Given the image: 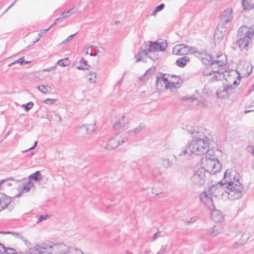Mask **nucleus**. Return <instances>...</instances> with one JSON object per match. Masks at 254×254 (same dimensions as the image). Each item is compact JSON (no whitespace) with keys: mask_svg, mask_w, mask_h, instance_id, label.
I'll list each match as a JSON object with an SVG mask.
<instances>
[{"mask_svg":"<svg viewBox=\"0 0 254 254\" xmlns=\"http://www.w3.org/2000/svg\"><path fill=\"white\" fill-rule=\"evenodd\" d=\"M240 175L235 171L226 170L224 173L223 179L217 184L212 185L209 187V192L211 194L216 196V191L223 194V187L227 188L228 197L231 200L240 198L242 196L243 188L239 181Z\"/></svg>","mask_w":254,"mask_h":254,"instance_id":"f257e3e1","label":"nucleus"},{"mask_svg":"<svg viewBox=\"0 0 254 254\" xmlns=\"http://www.w3.org/2000/svg\"><path fill=\"white\" fill-rule=\"evenodd\" d=\"M188 133L192 135L193 139L189 144L190 153L197 155H202L208 152L209 149L210 133L205 128H193L190 126H186Z\"/></svg>","mask_w":254,"mask_h":254,"instance_id":"f03ea898","label":"nucleus"},{"mask_svg":"<svg viewBox=\"0 0 254 254\" xmlns=\"http://www.w3.org/2000/svg\"><path fill=\"white\" fill-rule=\"evenodd\" d=\"M29 254H53V242L37 245L29 250Z\"/></svg>","mask_w":254,"mask_h":254,"instance_id":"7ed1b4c3","label":"nucleus"},{"mask_svg":"<svg viewBox=\"0 0 254 254\" xmlns=\"http://www.w3.org/2000/svg\"><path fill=\"white\" fill-rule=\"evenodd\" d=\"M205 170L201 168L196 171L191 177V182L196 185L201 186L205 182Z\"/></svg>","mask_w":254,"mask_h":254,"instance_id":"20e7f679","label":"nucleus"},{"mask_svg":"<svg viewBox=\"0 0 254 254\" xmlns=\"http://www.w3.org/2000/svg\"><path fill=\"white\" fill-rule=\"evenodd\" d=\"M217 58H221V59L214 60L212 56L207 54L205 55V57L202 58V60L206 59L207 60V63H205L206 64L213 65L215 64H218V67L222 66L227 63L226 56L225 55L218 56Z\"/></svg>","mask_w":254,"mask_h":254,"instance_id":"39448f33","label":"nucleus"},{"mask_svg":"<svg viewBox=\"0 0 254 254\" xmlns=\"http://www.w3.org/2000/svg\"><path fill=\"white\" fill-rule=\"evenodd\" d=\"M234 88L232 85H227L222 88H219L216 91V96L220 99L229 98L230 95L233 93Z\"/></svg>","mask_w":254,"mask_h":254,"instance_id":"423d86ee","label":"nucleus"},{"mask_svg":"<svg viewBox=\"0 0 254 254\" xmlns=\"http://www.w3.org/2000/svg\"><path fill=\"white\" fill-rule=\"evenodd\" d=\"M53 254H65L68 252H71L72 249L70 248L63 243H53Z\"/></svg>","mask_w":254,"mask_h":254,"instance_id":"0eeeda50","label":"nucleus"},{"mask_svg":"<svg viewBox=\"0 0 254 254\" xmlns=\"http://www.w3.org/2000/svg\"><path fill=\"white\" fill-rule=\"evenodd\" d=\"M233 9L232 8H227L224 10L220 16V20L223 26L231 22L233 19Z\"/></svg>","mask_w":254,"mask_h":254,"instance_id":"6e6552de","label":"nucleus"},{"mask_svg":"<svg viewBox=\"0 0 254 254\" xmlns=\"http://www.w3.org/2000/svg\"><path fill=\"white\" fill-rule=\"evenodd\" d=\"M189 46L185 44L176 46L173 48V53L176 55H185L189 53Z\"/></svg>","mask_w":254,"mask_h":254,"instance_id":"1a4fd4ad","label":"nucleus"},{"mask_svg":"<svg viewBox=\"0 0 254 254\" xmlns=\"http://www.w3.org/2000/svg\"><path fill=\"white\" fill-rule=\"evenodd\" d=\"M127 140V138L126 137L123 138L121 141L120 140H117L115 138H112L108 141L106 145V149H114L120 144L123 143Z\"/></svg>","mask_w":254,"mask_h":254,"instance_id":"9d476101","label":"nucleus"},{"mask_svg":"<svg viewBox=\"0 0 254 254\" xmlns=\"http://www.w3.org/2000/svg\"><path fill=\"white\" fill-rule=\"evenodd\" d=\"M211 210V218L214 222L219 223L223 220L224 215L220 211L215 209L214 208Z\"/></svg>","mask_w":254,"mask_h":254,"instance_id":"9b49d317","label":"nucleus"},{"mask_svg":"<svg viewBox=\"0 0 254 254\" xmlns=\"http://www.w3.org/2000/svg\"><path fill=\"white\" fill-rule=\"evenodd\" d=\"M223 232V228L220 224L214 225L212 228L207 231V235L214 237Z\"/></svg>","mask_w":254,"mask_h":254,"instance_id":"f8f14e48","label":"nucleus"},{"mask_svg":"<svg viewBox=\"0 0 254 254\" xmlns=\"http://www.w3.org/2000/svg\"><path fill=\"white\" fill-rule=\"evenodd\" d=\"M166 75H167V74L162 73V72L158 73V74L156 77V86L157 88H158L159 87V84L161 83L160 80L162 79V80L165 84V88L168 89L170 81L168 80L167 77H165V76Z\"/></svg>","mask_w":254,"mask_h":254,"instance_id":"ddd939ff","label":"nucleus"},{"mask_svg":"<svg viewBox=\"0 0 254 254\" xmlns=\"http://www.w3.org/2000/svg\"><path fill=\"white\" fill-rule=\"evenodd\" d=\"M238 36L239 39H238L236 42L237 46L239 47L241 50H243L244 49L247 50L249 41L241 35L239 33L238 34Z\"/></svg>","mask_w":254,"mask_h":254,"instance_id":"4468645a","label":"nucleus"},{"mask_svg":"<svg viewBox=\"0 0 254 254\" xmlns=\"http://www.w3.org/2000/svg\"><path fill=\"white\" fill-rule=\"evenodd\" d=\"M11 202V198L5 194H2L0 197V211L7 207Z\"/></svg>","mask_w":254,"mask_h":254,"instance_id":"2eb2a0df","label":"nucleus"},{"mask_svg":"<svg viewBox=\"0 0 254 254\" xmlns=\"http://www.w3.org/2000/svg\"><path fill=\"white\" fill-rule=\"evenodd\" d=\"M210 163L208 164L207 166L208 169H211L212 173L216 174L220 171L221 165L219 160L214 162H210Z\"/></svg>","mask_w":254,"mask_h":254,"instance_id":"dca6fc26","label":"nucleus"},{"mask_svg":"<svg viewBox=\"0 0 254 254\" xmlns=\"http://www.w3.org/2000/svg\"><path fill=\"white\" fill-rule=\"evenodd\" d=\"M213 74H214L209 80L210 82L213 83L215 81L222 80L224 77L223 71L221 72L218 70H214Z\"/></svg>","mask_w":254,"mask_h":254,"instance_id":"f3484780","label":"nucleus"},{"mask_svg":"<svg viewBox=\"0 0 254 254\" xmlns=\"http://www.w3.org/2000/svg\"><path fill=\"white\" fill-rule=\"evenodd\" d=\"M149 48L148 49V51L151 53L153 52H156V51H161L162 52V50H163V48H160L159 46V42L156 41V42H152L151 41H149Z\"/></svg>","mask_w":254,"mask_h":254,"instance_id":"a211bd4d","label":"nucleus"},{"mask_svg":"<svg viewBox=\"0 0 254 254\" xmlns=\"http://www.w3.org/2000/svg\"><path fill=\"white\" fill-rule=\"evenodd\" d=\"M190 61V58L187 56H184L176 60V64L180 67H184L187 64V63Z\"/></svg>","mask_w":254,"mask_h":254,"instance_id":"6ab92c4d","label":"nucleus"},{"mask_svg":"<svg viewBox=\"0 0 254 254\" xmlns=\"http://www.w3.org/2000/svg\"><path fill=\"white\" fill-rule=\"evenodd\" d=\"M82 128H85L86 129V133H90L91 132H93L95 131V125H83L80 126H78L76 127V129H80Z\"/></svg>","mask_w":254,"mask_h":254,"instance_id":"aec40b11","label":"nucleus"},{"mask_svg":"<svg viewBox=\"0 0 254 254\" xmlns=\"http://www.w3.org/2000/svg\"><path fill=\"white\" fill-rule=\"evenodd\" d=\"M42 178V174L39 171H37L34 173H32L29 176V181L31 180L34 181L35 182L40 181Z\"/></svg>","mask_w":254,"mask_h":254,"instance_id":"412c9836","label":"nucleus"},{"mask_svg":"<svg viewBox=\"0 0 254 254\" xmlns=\"http://www.w3.org/2000/svg\"><path fill=\"white\" fill-rule=\"evenodd\" d=\"M183 83V80L181 78H178L177 81L170 82L168 89L172 91L173 88H179Z\"/></svg>","mask_w":254,"mask_h":254,"instance_id":"4be33fe9","label":"nucleus"},{"mask_svg":"<svg viewBox=\"0 0 254 254\" xmlns=\"http://www.w3.org/2000/svg\"><path fill=\"white\" fill-rule=\"evenodd\" d=\"M242 3L244 10H250L254 7L251 0H243Z\"/></svg>","mask_w":254,"mask_h":254,"instance_id":"5701e85b","label":"nucleus"},{"mask_svg":"<svg viewBox=\"0 0 254 254\" xmlns=\"http://www.w3.org/2000/svg\"><path fill=\"white\" fill-rule=\"evenodd\" d=\"M37 88L43 94L50 93L52 91V88L48 85H41L38 86Z\"/></svg>","mask_w":254,"mask_h":254,"instance_id":"b1692460","label":"nucleus"},{"mask_svg":"<svg viewBox=\"0 0 254 254\" xmlns=\"http://www.w3.org/2000/svg\"><path fill=\"white\" fill-rule=\"evenodd\" d=\"M245 234H243L242 235V237H244ZM249 239V238H247L244 239H242V238L240 239V240L238 242H236L233 245L232 247L233 249H236L240 246H243V245L245 244L248 240Z\"/></svg>","mask_w":254,"mask_h":254,"instance_id":"393cba45","label":"nucleus"},{"mask_svg":"<svg viewBox=\"0 0 254 254\" xmlns=\"http://www.w3.org/2000/svg\"><path fill=\"white\" fill-rule=\"evenodd\" d=\"M205 200H204V201H203L202 202L204 205L207 207L209 209L211 210L214 208L212 197L206 198Z\"/></svg>","mask_w":254,"mask_h":254,"instance_id":"a878e982","label":"nucleus"},{"mask_svg":"<svg viewBox=\"0 0 254 254\" xmlns=\"http://www.w3.org/2000/svg\"><path fill=\"white\" fill-rule=\"evenodd\" d=\"M144 127V124L141 123L140 124L139 126L136 128L133 129L132 130L128 131V133L132 136L135 135L139 133Z\"/></svg>","mask_w":254,"mask_h":254,"instance_id":"bb28decb","label":"nucleus"},{"mask_svg":"<svg viewBox=\"0 0 254 254\" xmlns=\"http://www.w3.org/2000/svg\"><path fill=\"white\" fill-rule=\"evenodd\" d=\"M173 162L168 159H161V165L165 168H170L173 166Z\"/></svg>","mask_w":254,"mask_h":254,"instance_id":"cd10ccee","label":"nucleus"},{"mask_svg":"<svg viewBox=\"0 0 254 254\" xmlns=\"http://www.w3.org/2000/svg\"><path fill=\"white\" fill-rule=\"evenodd\" d=\"M57 64L61 66L65 67L70 64V61L68 58H65L64 59L59 60L57 62Z\"/></svg>","mask_w":254,"mask_h":254,"instance_id":"c85d7f7f","label":"nucleus"},{"mask_svg":"<svg viewBox=\"0 0 254 254\" xmlns=\"http://www.w3.org/2000/svg\"><path fill=\"white\" fill-rule=\"evenodd\" d=\"M218 160V159L216 158L215 155L210 154V153L206 155V161L207 162V165L208 164L210 163V162H214Z\"/></svg>","mask_w":254,"mask_h":254,"instance_id":"c756f323","label":"nucleus"},{"mask_svg":"<svg viewBox=\"0 0 254 254\" xmlns=\"http://www.w3.org/2000/svg\"><path fill=\"white\" fill-rule=\"evenodd\" d=\"M75 12L74 8H72L67 11H64L62 14L61 16L62 18L64 19H66L68 18L70 15L74 13Z\"/></svg>","mask_w":254,"mask_h":254,"instance_id":"7c9ffc66","label":"nucleus"},{"mask_svg":"<svg viewBox=\"0 0 254 254\" xmlns=\"http://www.w3.org/2000/svg\"><path fill=\"white\" fill-rule=\"evenodd\" d=\"M29 63H30V62L25 61L24 60V57H22V58H20L19 59L16 60V61H14L13 62H12V63L8 64V66H10L12 65H14V64H18V63L20 65H22L24 64H29Z\"/></svg>","mask_w":254,"mask_h":254,"instance_id":"2f4dec72","label":"nucleus"},{"mask_svg":"<svg viewBox=\"0 0 254 254\" xmlns=\"http://www.w3.org/2000/svg\"><path fill=\"white\" fill-rule=\"evenodd\" d=\"M11 235L15 238H18V239H20L23 240V242L25 243V244L26 245H27L28 243H29V242L27 240L24 239V238L22 236V235L19 233L12 231Z\"/></svg>","mask_w":254,"mask_h":254,"instance_id":"473e14b6","label":"nucleus"},{"mask_svg":"<svg viewBox=\"0 0 254 254\" xmlns=\"http://www.w3.org/2000/svg\"><path fill=\"white\" fill-rule=\"evenodd\" d=\"M119 120H121L122 122L121 125L122 126V128H126L128 124V118L127 117L123 115L122 119H120Z\"/></svg>","mask_w":254,"mask_h":254,"instance_id":"72a5a7b5","label":"nucleus"},{"mask_svg":"<svg viewBox=\"0 0 254 254\" xmlns=\"http://www.w3.org/2000/svg\"><path fill=\"white\" fill-rule=\"evenodd\" d=\"M254 32L248 30L243 35L241 34L240 35L247 39L249 41L253 37Z\"/></svg>","mask_w":254,"mask_h":254,"instance_id":"f704fd0d","label":"nucleus"},{"mask_svg":"<svg viewBox=\"0 0 254 254\" xmlns=\"http://www.w3.org/2000/svg\"><path fill=\"white\" fill-rule=\"evenodd\" d=\"M165 7V4L163 3L157 6L152 12V15H155L157 12L161 11Z\"/></svg>","mask_w":254,"mask_h":254,"instance_id":"c9c22d12","label":"nucleus"},{"mask_svg":"<svg viewBox=\"0 0 254 254\" xmlns=\"http://www.w3.org/2000/svg\"><path fill=\"white\" fill-rule=\"evenodd\" d=\"M192 153H190V150L189 148V145L185 148H183L180 153H178V155L180 156H185L187 154L191 155Z\"/></svg>","mask_w":254,"mask_h":254,"instance_id":"e433bc0d","label":"nucleus"},{"mask_svg":"<svg viewBox=\"0 0 254 254\" xmlns=\"http://www.w3.org/2000/svg\"><path fill=\"white\" fill-rule=\"evenodd\" d=\"M3 253L5 254H17L15 250L13 248H7L5 247V249H3ZM3 253V252L2 253Z\"/></svg>","mask_w":254,"mask_h":254,"instance_id":"4c0bfd02","label":"nucleus"},{"mask_svg":"<svg viewBox=\"0 0 254 254\" xmlns=\"http://www.w3.org/2000/svg\"><path fill=\"white\" fill-rule=\"evenodd\" d=\"M33 102L30 101L26 104H23L22 105V107L24 108L25 111H28L33 107Z\"/></svg>","mask_w":254,"mask_h":254,"instance_id":"58836bf2","label":"nucleus"},{"mask_svg":"<svg viewBox=\"0 0 254 254\" xmlns=\"http://www.w3.org/2000/svg\"><path fill=\"white\" fill-rule=\"evenodd\" d=\"M90 48L91 51L89 55L93 57L96 56L99 52V50L97 49L96 47H94L93 46H91Z\"/></svg>","mask_w":254,"mask_h":254,"instance_id":"ea45409f","label":"nucleus"},{"mask_svg":"<svg viewBox=\"0 0 254 254\" xmlns=\"http://www.w3.org/2000/svg\"><path fill=\"white\" fill-rule=\"evenodd\" d=\"M33 186V184L32 183V182L31 181H29L28 183H26L25 184H24L23 186V190H25L27 192H28L30 188Z\"/></svg>","mask_w":254,"mask_h":254,"instance_id":"a19ab883","label":"nucleus"},{"mask_svg":"<svg viewBox=\"0 0 254 254\" xmlns=\"http://www.w3.org/2000/svg\"><path fill=\"white\" fill-rule=\"evenodd\" d=\"M155 67H152L150 68H149L146 71V72L144 73L143 76L144 77L147 76L148 75H150L152 74H153L155 72Z\"/></svg>","mask_w":254,"mask_h":254,"instance_id":"79ce46f5","label":"nucleus"},{"mask_svg":"<svg viewBox=\"0 0 254 254\" xmlns=\"http://www.w3.org/2000/svg\"><path fill=\"white\" fill-rule=\"evenodd\" d=\"M122 122L121 120H119L117 121L113 126V129L115 130H119L122 128V126L121 125Z\"/></svg>","mask_w":254,"mask_h":254,"instance_id":"37998d69","label":"nucleus"},{"mask_svg":"<svg viewBox=\"0 0 254 254\" xmlns=\"http://www.w3.org/2000/svg\"><path fill=\"white\" fill-rule=\"evenodd\" d=\"M152 174L155 177H158L161 175V172L158 168H155L152 170Z\"/></svg>","mask_w":254,"mask_h":254,"instance_id":"c03bdc74","label":"nucleus"},{"mask_svg":"<svg viewBox=\"0 0 254 254\" xmlns=\"http://www.w3.org/2000/svg\"><path fill=\"white\" fill-rule=\"evenodd\" d=\"M212 197L210 195L208 194L206 191H203L200 195V199L201 202L204 201L206 198Z\"/></svg>","mask_w":254,"mask_h":254,"instance_id":"a18cd8bd","label":"nucleus"},{"mask_svg":"<svg viewBox=\"0 0 254 254\" xmlns=\"http://www.w3.org/2000/svg\"><path fill=\"white\" fill-rule=\"evenodd\" d=\"M49 218V216L48 215H40L38 218L37 219L36 223H39L40 222H41L43 220H47Z\"/></svg>","mask_w":254,"mask_h":254,"instance_id":"49530a36","label":"nucleus"},{"mask_svg":"<svg viewBox=\"0 0 254 254\" xmlns=\"http://www.w3.org/2000/svg\"><path fill=\"white\" fill-rule=\"evenodd\" d=\"M56 101L57 99L47 98L44 101V103L48 105H51L54 104Z\"/></svg>","mask_w":254,"mask_h":254,"instance_id":"de8ad7c7","label":"nucleus"},{"mask_svg":"<svg viewBox=\"0 0 254 254\" xmlns=\"http://www.w3.org/2000/svg\"><path fill=\"white\" fill-rule=\"evenodd\" d=\"M89 75L92 76H93V77H89V81H90V82L91 83H95V79H96V73H95V72H93V73H89Z\"/></svg>","mask_w":254,"mask_h":254,"instance_id":"09e8293b","label":"nucleus"},{"mask_svg":"<svg viewBox=\"0 0 254 254\" xmlns=\"http://www.w3.org/2000/svg\"><path fill=\"white\" fill-rule=\"evenodd\" d=\"M77 33V32L69 36L65 40H64V41H63L62 44H65L67 42H68V41H69L70 40H71Z\"/></svg>","mask_w":254,"mask_h":254,"instance_id":"8fccbe9b","label":"nucleus"},{"mask_svg":"<svg viewBox=\"0 0 254 254\" xmlns=\"http://www.w3.org/2000/svg\"><path fill=\"white\" fill-rule=\"evenodd\" d=\"M159 46H160L159 47H160V48L163 49V50H162V52L166 49L168 45L166 41H165V42H162V43H159Z\"/></svg>","mask_w":254,"mask_h":254,"instance_id":"3c124183","label":"nucleus"},{"mask_svg":"<svg viewBox=\"0 0 254 254\" xmlns=\"http://www.w3.org/2000/svg\"><path fill=\"white\" fill-rule=\"evenodd\" d=\"M142 54L140 52V51L138 50V53L135 56V57L136 58L135 62L138 63L139 62L141 61L142 60Z\"/></svg>","mask_w":254,"mask_h":254,"instance_id":"603ef678","label":"nucleus"},{"mask_svg":"<svg viewBox=\"0 0 254 254\" xmlns=\"http://www.w3.org/2000/svg\"><path fill=\"white\" fill-rule=\"evenodd\" d=\"M139 51H140V52L141 53V54L142 55H144L147 57H148V53L149 52L148 51V49H142L141 48H140L139 49Z\"/></svg>","mask_w":254,"mask_h":254,"instance_id":"864d4df0","label":"nucleus"},{"mask_svg":"<svg viewBox=\"0 0 254 254\" xmlns=\"http://www.w3.org/2000/svg\"><path fill=\"white\" fill-rule=\"evenodd\" d=\"M167 249V246L162 245L160 250L157 253V254H164Z\"/></svg>","mask_w":254,"mask_h":254,"instance_id":"5fc2aeb1","label":"nucleus"},{"mask_svg":"<svg viewBox=\"0 0 254 254\" xmlns=\"http://www.w3.org/2000/svg\"><path fill=\"white\" fill-rule=\"evenodd\" d=\"M214 70H211V71H208L207 70H204L202 74L204 76H208V75H211L213 74Z\"/></svg>","mask_w":254,"mask_h":254,"instance_id":"6e6d98bb","label":"nucleus"},{"mask_svg":"<svg viewBox=\"0 0 254 254\" xmlns=\"http://www.w3.org/2000/svg\"><path fill=\"white\" fill-rule=\"evenodd\" d=\"M88 62L84 59V58H82L80 61L79 64H84L85 66H89V68L90 67V66L87 64Z\"/></svg>","mask_w":254,"mask_h":254,"instance_id":"4d7b16f0","label":"nucleus"},{"mask_svg":"<svg viewBox=\"0 0 254 254\" xmlns=\"http://www.w3.org/2000/svg\"><path fill=\"white\" fill-rule=\"evenodd\" d=\"M77 68L80 70H86L89 69V66H85L84 64H79V65L77 66Z\"/></svg>","mask_w":254,"mask_h":254,"instance_id":"13d9d810","label":"nucleus"},{"mask_svg":"<svg viewBox=\"0 0 254 254\" xmlns=\"http://www.w3.org/2000/svg\"><path fill=\"white\" fill-rule=\"evenodd\" d=\"M189 52L191 54L199 53L196 49L193 47H189Z\"/></svg>","mask_w":254,"mask_h":254,"instance_id":"bf43d9fd","label":"nucleus"},{"mask_svg":"<svg viewBox=\"0 0 254 254\" xmlns=\"http://www.w3.org/2000/svg\"><path fill=\"white\" fill-rule=\"evenodd\" d=\"M161 232L160 231H157L156 233H155L153 237L152 241H155L158 237L160 236V234Z\"/></svg>","mask_w":254,"mask_h":254,"instance_id":"052dcab7","label":"nucleus"},{"mask_svg":"<svg viewBox=\"0 0 254 254\" xmlns=\"http://www.w3.org/2000/svg\"><path fill=\"white\" fill-rule=\"evenodd\" d=\"M182 100H183V101L190 100L191 102H192L193 100H195V98H193L192 97H185H185H182Z\"/></svg>","mask_w":254,"mask_h":254,"instance_id":"680f3d73","label":"nucleus"},{"mask_svg":"<svg viewBox=\"0 0 254 254\" xmlns=\"http://www.w3.org/2000/svg\"><path fill=\"white\" fill-rule=\"evenodd\" d=\"M64 19L63 18H62V17L61 16V17L60 18H57L54 22V23L52 24L51 26H50V27H53L54 26L57 25L58 23H60V21H61L62 19Z\"/></svg>","mask_w":254,"mask_h":254,"instance_id":"e2e57ef3","label":"nucleus"},{"mask_svg":"<svg viewBox=\"0 0 254 254\" xmlns=\"http://www.w3.org/2000/svg\"><path fill=\"white\" fill-rule=\"evenodd\" d=\"M37 143H38L37 141H35L34 142V145L32 147H30L29 148H28V149H26L25 150L22 151V152H27V151H28L29 150H32V149H34L37 146Z\"/></svg>","mask_w":254,"mask_h":254,"instance_id":"0e129e2a","label":"nucleus"},{"mask_svg":"<svg viewBox=\"0 0 254 254\" xmlns=\"http://www.w3.org/2000/svg\"><path fill=\"white\" fill-rule=\"evenodd\" d=\"M57 67V65H55L53 66H52L51 67H49V68H44L43 70V71H48V72H50V71H51L52 70L56 69Z\"/></svg>","mask_w":254,"mask_h":254,"instance_id":"69168bd1","label":"nucleus"},{"mask_svg":"<svg viewBox=\"0 0 254 254\" xmlns=\"http://www.w3.org/2000/svg\"><path fill=\"white\" fill-rule=\"evenodd\" d=\"M168 77H171L172 78H175V80L176 81L178 80V78H181L179 76L176 75L175 74H167Z\"/></svg>","mask_w":254,"mask_h":254,"instance_id":"338daca9","label":"nucleus"},{"mask_svg":"<svg viewBox=\"0 0 254 254\" xmlns=\"http://www.w3.org/2000/svg\"><path fill=\"white\" fill-rule=\"evenodd\" d=\"M74 250L76 251V254H85L82 251L77 249V248L74 249Z\"/></svg>","mask_w":254,"mask_h":254,"instance_id":"774afa93","label":"nucleus"}]
</instances>
